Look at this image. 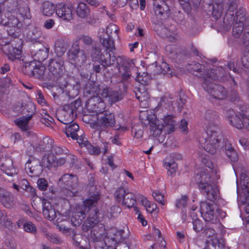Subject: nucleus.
I'll use <instances>...</instances> for the list:
<instances>
[{
  "mask_svg": "<svg viewBox=\"0 0 249 249\" xmlns=\"http://www.w3.org/2000/svg\"><path fill=\"white\" fill-rule=\"evenodd\" d=\"M200 213L205 221L209 223L202 233L205 241L204 248L206 249H223L224 241L218 234L222 225L214 215L212 204L207 202H201Z\"/></svg>",
  "mask_w": 249,
  "mask_h": 249,
  "instance_id": "1",
  "label": "nucleus"
},
{
  "mask_svg": "<svg viewBox=\"0 0 249 249\" xmlns=\"http://www.w3.org/2000/svg\"><path fill=\"white\" fill-rule=\"evenodd\" d=\"M224 4H226L225 6L227 7L224 19V24L226 26L225 30L228 31L230 28L231 24L235 22L232 33L233 36L237 37L243 30V23L245 20V12L243 9H239L236 11L234 16V10L237 7L236 3L233 2V0H227Z\"/></svg>",
  "mask_w": 249,
  "mask_h": 249,
  "instance_id": "2",
  "label": "nucleus"
},
{
  "mask_svg": "<svg viewBox=\"0 0 249 249\" xmlns=\"http://www.w3.org/2000/svg\"><path fill=\"white\" fill-rule=\"evenodd\" d=\"M141 120L146 119L149 121L150 126V133L155 137H157L161 133L162 129L166 133H170L174 130L175 123L172 115H167L163 118V124H160L152 110H143L140 112Z\"/></svg>",
  "mask_w": 249,
  "mask_h": 249,
  "instance_id": "3",
  "label": "nucleus"
},
{
  "mask_svg": "<svg viewBox=\"0 0 249 249\" xmlns=\"http://www.w3.org/2000/svg\"><path fill=\"white\" fill-rule=\"evenodd\" d=\"M232 166L236 176H240L239 182L238 180L236 181L239 207L249 214V178L242 167L234 165Z\"/></svg>",
  "mask_w": 249,
  "mask_h": 249,
  "instance_id": "4",
  "label": "nucleus"
},
{
  "mask_svg": "<svg viewBox=\"0 0 249 249\" xmlns=\"http://www.w3.org/2000/svg\"><path fill=\"white\" fill-rule=\"evenodd\" d=\"M222 135L217 126L210 125L206 133L199 140L201 146L210 154H214L221 145Z\"/></svg>",
  "mask_w": 249,
  "mask_h": 249,
  "instance_id": "5",
  "label": "nucleus"
},
{
  "mask_svg": "<svg viewBox=\"0 0 249 249\" xmlns=\"http://www.w3.org/2000/svg\"><path fill=\"white\" fill-rule=\"evenodd\" d=\"M196 180L199 188L208 199L213 201L217 197L218 194V188L215 184L211 183L210 177L207 173L202 172L197 175Z\"/></svg>",
  "mask_w": 249,
  "mask_h": 249,
  "instance_id": "6",
  "label": "nucleus"
},
{
  "mask_svg": "<svg viewBox=\"0 0 249 249\" xmlns=\"http://www.w3.org/2000/svg\"><path fill=\"white\" fill-rule=\"evenodd\" d=\"M99 199L98 195L92 196L90 198L86 199L84 202L82 207L78 206L76 208V211L74 213L71 218V221L73 225L79 226L82 222V219L85 217V212L90 210L93 206Z\"/></svg>",
  "mask_w": 249,
  "mask_h": 249,
  "instance_id": "7",
  "label": "nucleus"
},
{
  "mask_svg": "<svg viewBox=\"0 0 249 249\" xmlns=\"http://www.w3.org/2000/svg\"><path fill=\"white\" fill-rule=\"evenodd\" d=\"M118 27L114 24H110L106 29H100L98 36L103 45L107 49L112 50L114 48L113 41L110 37L112 32L117 33Z\"/></svg>",
  "mask_w": 249,
  "mask_h": 249,
  "instance_id": "8",
  "label": "nucleus"
},
{
  "mask_svg": "<svg viewBox=\"0 0 249 249\" xmlns=\"http://www.w3.org/2000/svg\"><path fill=\"white\" fill-rule=\"evenodd\" d=\"M136 80L142 85L139 89L138 92L136 93L137 98L141 102L140 106H144L148 105L149 99L148 93L145 90L144 85L150 81V76L147 73L144 72L142 74L139 73L136 76Z\"/></svg>",
  "mask_w": 249,
  "mask_h": 249,
  "instance_id": "9",
  "label": "nucleus"
},
{
  "mask_svg": "<svg viewBox=\"0 0 249 249\" xmlns=\"http://www.w3.org/2000/svg\"><path fill=\"white\" fill-rule=\"evenodd\" d=\"M114 196L119 203L127 208L134 207L136 203L135 195L124 188H118L115 192Z\"/></svg>",
  "mask_w": 249,
  "mask_h": 249,
  "instance_id": "10",
  "label": "nucleus"
},
{
  "mask_svg": "<svg viewBox=\"0 0 249 249\" xmlns=\"http://www.w3.org/2000/svg\"><path fill=\"white\" fill-rule=\"evenodd\" d=\"M202 86L205 90L210 92L216 99L223 100L227 97V92L223 87L213 85L206 78H205Z\"/></svg>",
  "mask_w": 249,
  "mask_h": 249,
  "instance_id": "11",
  "label": "nucleus"
},
{
  "mask_svg": "<svg viewBox=\"0 0 249 249\" xmlns=\"http://www.w3.org/2000/svg\"><path fill=\"white\" fill-rule=\"evenodd\" d=\"M93 61L98 62L104 67H108L113 64L116 60L115 56L112 55L107 51L105 53H100V52L95 49L92 54Z\"/></svg>",
  "mask_w": 249,
  "mask_h": 249,
  "instance_id": "12",
  "label": "nucleus"
},
{
  "mask_svg": "<svg viewBox=\"0 0 249 249\" xmlns=\"http://www.w3.org/2000/svg\"><path fill=\"white\" fill-rule=\"evenodd\" d=\"M229 119L231 124L238 129L245 127L249 131V118L239 115L233 111H230Z\"/></svg>",
  "mask_w": 249,
  "mask_h": 249,
  "instance_id": "13",
  "label": "nucleus"
},
{
  "mask_svg": "<svg viewBox=\"0 0 249 249\" xmlns=\"http://www.w3.org/2000/svg\"><path fill=\"white\" fill-rule=\"evenodd\" d=\"M0 24L4 26H7L10 28L7 29V32L10 36L14 37H17L19 36V24L18 20L13 17L12 18H7L5 17V19H2L0 20Z\"/></svg>",
  "mask_w": 249,
  "mask_h": 249,
  "instance_id": "14",
  "label": "nucleus"
},
{
  "mask_svg": "<svg viewBox=\"0 0 249 249\" xmlns=\"http://www.w3.org/2000/svg\"><path fill=\"white\" fill-rule=\"evenodd\" d=\"M26 172L31 177L38 176L42 172V167L38 160L30 158L25 164Z\"/></svg>",
  "mask_w": 249,
  "mask_h": 249,
  "instance_id": "15",
  "label": "nucleus"
},
{
  "mask_svg": "<svg viewBox=\"0 0 249 249\" xmlns=\"http://www.w3.org/2000/svg\"><path fill=\"white\" fill-rule=\"evenodd\" d=\"M1 49L2 51L11 60L18 59L21 58L22 56L21 47L19 45L18 47H14L12 44L6 43L2 45Z\"/></svg>",
  "mask_w": 249,
  "mask_h": 249,
  "instance_id": "16",
  "label": "nucleus"
},
{
  "mask_svg": "<svg viewBox=\"0 0 249 249\" xmlns=\"http://www.w3.org/2000/svg\"><path fill=\"white\" fill-rule=\"evenodd\" d=\"M114 114L110 112L101 113L98 114L96 126L113 127L115 124Z\"/></svg>",
  "mask_w": 249,
  "mask_h": 249,
  "instance_id": "17",
  "label": "nucleus"
},
{
  "mask_svg": "<svg viewBox=\"0 0 249 249\" xmlns=\"http://www.w3.org/2000/svg\"><path fill=\"white\" fill-rule=\"evenodd\" d=\"M73 6L71 4L59 5L55 12L57 16L64 20L70 21L73 18Z\"/></svg>",
  "mask_w": 249,
  "mask_h": 249,
  "instance_id": "18",
  "label": "nucleus"
},
{
  "mask_svg": "<svg viewBox=\"0 0 249 249\" xmlns=\"http://www.w3.org/2000/svg\"><path fill=\"white\" fill-rule=\"evenodd\" d=\"M0 169L8 176L16 174L17 172L13 166L12 160L9 157H2L0 160Z\"/></svg>",
  "mask_w": 249,
  "mask_h": 249,
  "instance_id": "19",
  "label": "nucleus"
},
{
  "mask_svg": "<svg viewBox=\"0 0 249 249\" xmlns=\"http://www.w3.org/2000/svg\"><path fill=\"white\" fill-rule=\"evenodd\" d=\"M59 181H62L66 183L67 185H69V187L72 189V190H70V189H68L66 190V192H65V193H66L67 196H73L75 195L76 193V189L74 188L72 186H70V185H71V183L73 182L77 181V178L76 177L70 174H66L61 177Z\"/></svg>",
  "mask_w": 249,
  "mask_h": 249,
  "instance_id": "20",
  "label": "nucleus"
},
{
  "mask_svg": "<svg viewBox=\"0 0 249 249\" xmlns=\"http://www.w3.org/2000/svg\"><path fill=\"white\" fill-rule=\"evenodd\" d=\"M43 207V214L46 218L49 220H53L57 216L56 213L53 208H52L49 201L47 199L42 200Z\"/></svg>",
  "mask_w": 249,
  "mask_h": 249,
  "instance_id": "21",
  "label": "nucleus"
},
{
  "mask_svg": "<svg viewBox=\"0 0 249 249\" xmlns=\"http://www.w3.org/2000/svg\"><path fill=\"white\" fill-rule=\"evenodd\" d=\"M77 142L81 148H85L90 154L97 155L100 153V149L98 147H94L87 141L86 138L77 137Z\"/></svg>",
  "mask_w": 249,
  "mask_h": 249,
  "instance_id": "22",
  "label": "nucleus"
},
{
  "mask_svg": "<svg viewBox=\"0 0 249 249\" xmlns=\"http://www.w3.org/2000/svg\"><path fill=\"white\" fill-rule=\"evenodd\" d=\"M55 10V7L53 3L49 1H44L41 4L40 11L41 14L45 16H51Z\"/></svg>",
  "mask_w": 249,
  "mask_h": 249,
  "instance_id": "23",
  "label": "nucleus"
},
{
  "mask_svg": "<svg viewBox=\"0 0 249 249\" xmlns=\"http://www.w3.org/2000/svg\"><path fill=\"white\" fill-rule=\"evenodd\" d=\"M221 148L223 151H225L226 155L232 162L236 161L237 160L238 155L237 153L234 150L228 141H225L224 145L222 144Z\"/></svg>",
  "mask_w": 249,
  "mask_h": 249,
  "instance_id": "24",
  "label": "nucleus"
},
{
  "mask_svg": "<svg viewBox=\"0 0 249 249\" xmlns=\"http://www.w3.org/2000/svg\"><path fill=\"white\" fill-rule=\"evenodd\" d=\"M37 58L39 62H36L34 61L31 62L29 64H26V67H28L30 70H31L34 74L35 73L41 74V72H42L44 69L43 66H40V61L43 60L44 58H40L39 57H37Z\"/></svg>",
  "mask_w": 249,
  "mask_h": 249,
  "instance_id": "25",
  "label": "nucleus"
},
{
  "mask_svg": "<svg viewBox=\"0 0 249 249\" xmlns=\"http://www.w3.org/2000/svg\"><path fill=\"white\" fill-rule=\"evenodd\" d=\"M31 118V115H29L28 116H23L15 120V123L21 130L25 131L29 128V122Z\"/></svg>",
  "mask_w": 249,
  "mask_h": 249,
  "instance_id": "26",
  "label": "nucleus"
},
{
  "mask_svg": "<svg viewBox=\"0 0 249 249\" xmlns=\"http://www.w3.org/2000/svg\"><path fill=\"white\" fill-rule=\"evenodd\" d=\"M77 15L82 18H86L89 14V10L87 5L82 2L78 3L76 9Z\"/></svg>",
  "mask_w": 249,
  "mask_h": 249,
  "instance_id": "27",
  "label": "nucleus"
},
{
  "mask_svg": "<svg viewBox=\"0 0 249 249\" xmlns=\"http://www.w3.org/2000/svg\"><path fill=\"white\" fill-rule=\"evenodd\" d=\"M59 121L64 124H67L73 121V113L71 110L66 112L63 110L58 113Z\"/></svg>",
  "mask_w": 249,
  "mask_h": 249,
  "instance_id": "28",
  "label": "nucleus"
},
{
  "mask_svg": "<svg viewBox=\"0 0 249 249\" xmlns=\"http://www.w3.org/2000/svg\"><path fill=\"white\" fill-rule=\"evenodd\" d=\"M140 203L148 213H152L157 209V205L153 202L149 201L146 197H142Z\"/></svg>",
  "mask_w": 249,
  "mask_h": 249,
  "instance_id": "29",
  "label": "nucleus"
},
{
  "mask_svg": "<svg viewBox=\"0 0 249 249\" xmlns=\"http://www.w3.org/2000/svg\"><path fill=\"white\" fill-rule=\"evenodd\" d=\"M66 129V133L68 137H71L73 139H77L78 135L76 132L79 129V125L75 123L71 124Z\"/></svg>",
  "mask_w": 249,
  "mask_h": 249,
  "instance_id": "30",
  "label": "nucleus"
},
{
  "mask_svg": "<svg viewBox=\"0 0 249 249\" xmlns=\"http://www.w3.org/2000/svg\"><path fill=\"white\" fill-rule=\"evenodd\" d=\"M54 159V156L52 154L45 155L41 160L42 167L44 166L47 168H50L53 166V165H55Z\"/></svg>",
  "mask_w": 249,
  "mask_h": 249,
  "instance_id": "31",
  "label": "nucleus"
},
{
  "mask_svg": "<svg viewBox=\"0 0 249 249\" xmlns=\"http://www.w3.org/2000/svg\"><path fill=\"white\" fill-rule=\"evenodd\" d=\"M55 52L58 55H61L66 50V44L63 40H57L55 43Z\"/></svg>",
  "mask_w": 249,
  "mask_h": 249,
  "instance_id": "32",
  "label": "nucleus"
},
{
  "mask_svg": "<svg viewBox=\"0 0 249 249\" xmlns=\"http://www.w3.org/2000/svg\"><path fill=\"white\" fill-rule=\"evenodd\" d=\"M164 166L168 170V173L172 176L175 175L177 170V164L174 161H167L166 160L164 163Z\"/></svg>",
  "mask_w": 249,
  "mask_h": 249,
  "instance_id": "33",
  "label": "nucleus"
},
{
  "mask_svg": "<svg viewBox=\"0 0 249 249\" xmlns=\"http://www.w3.org/2000/svg\"><path fill=\"white\" fill-rule=\"evenodd\" d=\"M62 65L61 60H52L49 63V70L52 73H55L61 69Z\"/></svg>",
  "mask_w": 249,
  "mask_h": 249,
  "instance_id": "34",
  "label": "nucleus"
},
{
  "mask_svg": "<svg viewBox=\"0 0 249 249\" xmlns=\"http://www.w3.org/2000/svg\"><path fill=\"white\" fill-rule=\"evenodd\" d=\"M223 10V5L221 3H214L213 5L212 14L215 18L220 17Z\"/></svg>",
  "mask_w": 249,
  "mask_h": 249,
  "instance_id": "35",
  "label": "nucleus"
},
{
  "mask_svg": "<svg viewBox=\"0 0 249 249\" xmlns=\"http://www.w3.org/2000/svg\"><path fill=\"white\" fill-rule=\"evenodd\" d=\"M98 220H97V213H95V215L92 218H90L86 223L82 226V229L83 231H88L90 228H93L94 226L97 223Z\"/></svg>",
  "mask_w": 249,
  "mask_h": 249,
  "instance_id": "36",
  "label": "nucleus"
},
{
  "mask_svg": "<svg viewBox=\"0 0 249 249\" xmlns=\"http://www.w3.org/2000/svg\"><path fill=\"white\" fill-rule=\"evenodd\" d=\"M0 201L7 208H10L13 205V198L9 195L4 194L0 198Z\"/></svg>",
  "mask_w": 249,
  "mask_h": 249,
  "instance_id": "37",
  "label": "nucleus"
},
{
  "mask_svg": "<svg viewBox=\"0 0 249 249\" xmlns=\"http://www.w3.org/2000/svg\"><path fill=\"white\" fill-rule=\"evenodd\" d=\"M62 221V218L61 217V216L59 215V217H57L56 220V226L58 227L59 231L62 232L63 233L65 234L66 235H68L70 234V233L71 232V230L66 228L65 225L63 224H60L59 223Z\"/></svg>",
  "mask_w": 249,
  "mask_h": 249,
  "instance_id": "38",
  "label": "nucleus"
},
{
  "mask_svg": "<svg viewBox=\"0 0 249 249\" xmlns=\"http://www.w3.org/2000/svg\"><path fill=\"white\" fill-rule=\"evenodd\" d=\"M188 197L186 196H182L177 200L176 206L178 209H180L182 212L185 209L187 204Z\"/></svg>",
  "mask_w": 249,
  "mask_h": 249,
  "instance_id": "39",
  "label": "nucleus"
},
{
  "mask_svg": "<svg viewBox=\"0 0 249 249\" xmlns=\"http://www.w3.org/2000/svg\"><path fill=\"white\" fill-rule=\"evenodd\" d=\"M196 216L195 213L191 214L193 217V229L196 232H199L202 229L203 224L200 220L195 218Z\"/></svg>",
  "mask_w": 249,
  "mask_h": 249,
  "instance_id": "40",
  "label": "nucleus"
},
{
  "mask_svg": "<svg viewBox=\"0 0 249 249\" xmlns=\"http://www.w3.org/2000/svg\"><path fill=\"white\" fill-rule=\"evenodd\" d=\"M161 70H158V72H161L163 73L164 74H166L169 76H172L173 74L172 72L170 70V68H169L168 64L166 62H162L160 65Z\"/></svg>",
  "mask_w": 249,
  "mask_h": 249,
  "instance_id": "41",
  "label": "nucleus"
},
{
  "mask_svg": "<svg viewBox=\"0 0 249 249\" xmlns=\"http://www.w3.org/2000/svg\"><path fill=\"white\" fill-rule=\"evenodd\" d=\"M168 10V8L164 3L162 5L156 4L154 7L155 13L157 15H162L166 11Z\"/></svg>",
  "mask_w": 249,
  "mask_h": 249,
  "instance_id": "42",
  "label": "nucleus"
},
{
  "mask_svg": "<svg viewBox=\"0 0 249 249\" xmlns=\"http://www.w3.org/2000/svg\"><path fill=\"white\" fill-rule=\"evenodd\" d=\"M152 196L155 200L162 205H164V196L159 191H154Z\"/></svg>",
  "mask_w": 249,
  "mask_h": 249,
  "instance_id": "43",
  "label": "nucleus"
},
{
  "mask_svg": "<svg viewBox=\"0 0 249 249\" xmlns=\"http://www.w3.org/2000/svg\"><path fill=\"white\" fill-rule=\"evenodd\" d=\"M19 12L23 18L29 19L31 17L29 8L27 6L20 8Z\"/></svg>",
  "mask_w": 249,
  "mask_h": 249,
  "instance_id": "44",
  "label": "nucleus"
},
{
  "mask_svg": "<svg viewBox=\"0 0 249 249\" xmlns=\"http://www.w3.org/2000/svg\"><path fill=\"white\" fill-rule=\"evenodd\" d=\"M0 224H2L5 227H10L12 225V222L4 216L0 211Z\"/></svg>",
  "mask_w": 249,
  "mask_h": 249,
  "instance_id": "45",
  "label": "nucleus"
},
{
  "mask_svg": "<svg viewBox=\"0 0 249 249\" xmlns=\"http://www.w3.org/2000/svg\"><path fill=\"white\" fill-rule=\"evenodd\" d=\"M37 186L38 188L44 191L46 190L47 187H48V183L46 181L44 178H40L37 180Z\"/></svg>",
  "mask_w": 249,
  "mask_h": 249,
  "instance_id": "46",
  "label": "nucleus"
},
{
  "mask_svg": "<svg viewBox=\"0 0 249 249\" xmlns=\"http://www.w3.org/2000/svg\"><path fill=\"white\" fill-rule=\"evenodd\" d=\"M24 229L27 232L35 231L36 230V227L31 222H26L24 225Z\"/></svg>",
  "mask_w": 249,
  "mask_h": 249,
  "instance_id": "47",
  "label": "nucleus"
},
{
  "mask_svg": "<svg viewBox=\"0 0 249 249\" xmlns=\"http://www.w3.org/2000/svg\"><path fill=\"white\" fill-rule=\"evenodd\" d=\"M202 162L209 168L211 169H214L215 165L212 162V161L208 159V158L204 157L202 159Z\"/></svg>",
  "mask_w": 249,
  "mask_h": 249,
  "instance_id": "48",
  "label": "nucleus"
},
{
  "mask_svg": "<svg viewBox=\"0 0 249 249\" xmlns=\"http://www.w3.org/2000/svg\"><path fill=\"white\" fill-rule=\"evenodd\" d=\"M180 4L182 5L183 9L187 12H189L191 6L190 3L188 0H179Z\"/></svg>",
  "mask_w": 249,
  "mask_h": 249,
  "instance_id": "49",
  "label": "nucleus"
},
{
  "mask_svg": "<svg viewBox=\"0 0 249 249\" xmlns=\"http://www.w3.org/2000/svg\"><path fill=\"white\" fill-rule=\"evenodd\" d=\"M55 24V21L53 19L46 20L44 24V27L47 29H52Z\"/></svg>",
  "mask_w": 249,
  "mask_h": 249,
  "instance_id": "50",
  "label": "nucleus"
},
{
  "mask_svg": "<svg viewBox=\"0 0 249 249\" xmlns=\"http://www.w3.org/2000/svg\"><path fill=\"white\" fill-rule=\"evenodd\" d=\"M153 234L155 236H157L159 238V240L161 241V247L164 248L165 247V241H163L162 238L160 237L161 233L160 231L156 228L154 229Z\"/></svg>",
  "mask_w": 249,
  "mask_h": 249,
  "instance_id": "51",
  "label": "nucleus"
},
{
  "mask_svg": "<svg viewBox=\"0 0 249 249\" xmlns=\"http://www.w3.org/2000/svg\"><path fill=\"white\" fill-rule=\"evenodd\" d=\"M135 211L138 214V218L140 222L142 223V225L145 226L147 225V221L144 219L143 216L140 213L139 210L137 208H135Z\"/></svg>",
  "mask_w": 249,
  "mask_h": 249,
  "instance_id": "52",
  "label": "nucleus"
},
{
  "mask_svg": "<svg viewBox=\"0 0 249 249\" xmlns=\"http://www.w3.org/2000/svg\"><path fill=\"white\" fill-rule=\"evenodd\" d=\"M36 98L37 102L39 104L43 105L45 104L44 98L40 91H37Z\"/></svg>",
  "mask_w": 249,
  "mask_h": 249,
  "instance_id": "53",
  "label": "nucleus"
},
{
  "mask_svg": "<svg viewBox=\"0 0 249 249\" xmlns=\"http://www.w3.org/2000/svg\"><path fill=\"white\" fill-rule=\"evenodd\" d=\"M19 185L20 189L24 190L27 189V187L30 185L27 180L25 179L21 180L19 182Z\"/></svg>",
  "mask_w": 249,
  "mask_h": 249,
  "instance_id": "54",
  "label": "nucleus"
},
{
  "mask_svg": "<svg viewBox=\"0 0 249 249\" xmlns=\"http://www.w3.org/2000/svg\"><path fill=\"white\" fill-rule=\"evenodd\" d=\"M48 236V239L53 243H59L61 242L60 239L56 235H49Z\"/></svg>",
  "mask_w": 249,
  "mask_h": 249,
  "instance_id": "55",
  "label": "nucleus"
},
{
  "mask_svg": "<svg viewBox=\"0 0 249 249\" xmlns=\"http://www.w3.org/2000/svg\"><path fill=\"white\" fill-rule=\"evenodd\" d=\"M187 125L188 123L185 120H182L181 121L180 128L184 132L187 130Z\"/></svg>",
  "mask_w": 249,
  "mask_h": 249,
  "instance_id": "56",
  "label": "nucleus"
},
{
  "mask_svg": "<svg viewBox=\"0 0 249 249\" xmlns=\"http://www.w3.org/2000/svg\"><path fill=\"white\" fill-rule=\"evenodd\" d=\"M54 160L55 165H53V166L61 165L63 164L65 162V160L63 158H55Z\"/></svg>",
  "mask_w": 249,
  "mask_h": 249,
  "instance_id": "57",
  "label": "nucleus"
},
{
  "mask_svg": "<svg viewBox=\"0 0 249 249\" xmlns=\"http://www.w3.org/2000/svg\"><path fill=\"white\" fill-rule=\"evenodd\" d=\"M25 191L28 192L31 196H34L36 195L35 189L30 185L27 187V189L25 190Z\"/></svg>",
  "mask_w": 249,
  "mask_h": 249,
  "instance_id": "58",
  "label": "nucleus"
},
{
  "mask_svg": "<svg viewBox=\"0 0 249 249\" xmlns=\"http://www.w3.org/2000/svg\"><path fill=\"white\" fill-rule=\"evenodd\" d=\"M82 41L86 44H89L91 43L92 39L89 36H84L81 38Z\"/></svg>",
  "mask_w": 249,
  "mask_h": 249,
  "instance_id": "59",
  "label": "nucleus"
},
{
  "mask_svg": "<svg viewBox=\"0 0 249 249\" xmlns=\"http://www.w3.org/2000/svg\"><path fill=\"white\" fill-rule=\"evenodd\" d=\"M242 63L243 65L246 68L249 67V60L247 59L246 56H244L242 58Z\"/></svg>",
  "mask_w": 249,
  "mask_h": 249,
  "instance_id": "60",
  "label": "nucleus"
},
{
  "mask_svg": "<svg viewBox=\"0 0 249 249\" xmlns=\"http://www.w3.org/2000/svg\"><path fill=\"white\" fill-rule=\"evenodd\" d=\"M10 70V67L7 64L4 65L1 68V73H5Z\"/></svg>",
  "mask_w": 249,
  "mask_h": 249,
  "instance_id": "61",
  "label": "nucleus"
},
{
  "mask_svg": "<svg viewBox=\"0 0 249 249\" xmlns=\"http://www.w3.org/2000/svg\"><path fill=\"white\" fill-rule=\"evenodd\" d=\"M143 132L142 130L140 129L136 131L134 133V137L137 139L141 138L142 136Z\"/></svg>",
  "mask_w": 249,
  "mask_h": 249,
  "instance_id": "62",
  "label": "nucleus"
},
{
  "mask_svg": "<svg viewBox=\"0 0 249 249\" xmlns=\"http://www.w3.org/2000/svg\"><path fill=\"white\" fill-rule=\"evenodd\" d=\"M11 139L15 142L20 139V135L18 133H15L11 136Z\"/></svg>",
  "mask_w": 249,
  "mask_h": 249,
  "instance_id": "63",
  "label": "nucleus"
},
{
  "mask_svg": "<svg viewBox=\"0 0 249 249\" xmlns=\"http://www.w3.org/2000/svg\"><path fill=\"white\" fill-rule=\"evenodd\" d=\"M239 142L245 149L247 148V140L245 139H240Z\"/></svg>",
  "mask_w": 249,
  "mask_h": 249,
  "instance_id": "64",
  "label": "nucleus"
}]
</instances>
